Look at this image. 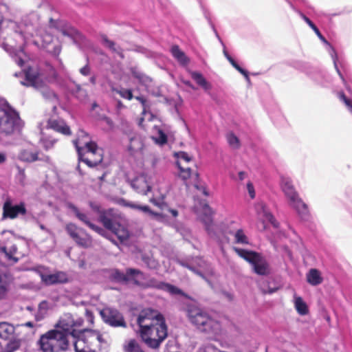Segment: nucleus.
I'll return each instance as SVG.
<instances>
[{
  "instance_id": "58",
  "label": "nucleus",
  "mask_w": 352,
  "mask_h": 352,
  "mask_svg": "<svg viewBox=\"0 0 352 352\" xmlns=\"http://www.w3.org/2000/svg\"><path fill=\"white\" fill-rule=\"evenodd\" d=\"M6 160V156L4 153H0V164L3 163Z\"/></svg>"
},
{
  "instance_id": "54",
  "label": "nucleus",
  "mask_w": 352,
  "mask_h": 352,
  "mask_svg": "<svg viewBox=\"0 0 352 352\" xmlns=\"http://www.w3.org/2000/svg\"><path fill=\"white\" fill-rule=\"evenodd\" d=\"M135 99L137 100H138L142 104L143 109L146 108V105H145L146 100L143 96H136Z\"/></svg>"
},
{
  "instance_id": "47",
  "label": "nucleus",
  "mask_w": 352,
  "mask_h": 352,
  "mask_svg": "<svg viewBox=\"0 0 352 352\" xmlns=\"http://www.w3.org/2000/svg\"><path fill=\"white\" fill-rule=\"evenodd\" d=\"M330 47V50H329V54H330V56L333 60V64H334V67L338 74V75L340 76V77L342 78V81L344 82V79L342 76V75L341 74L339 69L338 68V66H337V60H338V55H337V53L335 50V49L332 47V46H329Z\"/></svg>"
},
{
  "instance_id": "4",
  "label": "nucleus",
  "mask_w": 352,
  "mask_h": 352,
  "mask_svg": "<svg viewBox=\"0 0 352 352\" xmlns=\"http://www.w3.org/2000/svg\"><path fill=\"white\" fill-rule=\"evenodd\" d=\"M80 161L92 167L102 160V150L94 142L90 140L89 135L83 130L77 133V138L73 140Z\"/></svg>"
},
{
  "instance_id": "38",
  "label": "nucleus",
  "mask_w": 352,
  "mask_h": 352,
  "mask_svg": "<svg viewBox=\"0 0 352 352\" xmlns=\"http://www.w3.org/2000/svg\"><path fill=\"white\" fill-rule=\"evenodd\" d=\"M124 352H144L138 342L133 339L126 340L123 345Z\"/></svg>"
},
{
  "instance_id": "63",
  "label": "nucleus",
  "mask_w": 352,
  "mask_h": 352,
  "mask_svg": "<svg viewBox=\"0 0 352 352\" xmlns=\"http://www.w3.org/2000/svg\"><path fill=\"white\" fill-rule=\"evenodd\" d=\"M185 84L187 85L188 86H189L190 87H191L192 89H195L194 86L191 84L190 82L186 81V82H185Z\"/></svg>"
},
{
  "instance_id": "33",
  "label": "nucleus",
  "mask_w": 352,
  "mask_h": 352,
  "mask_svg": "<svg viewBox=\"0 0 352 352\" xmlns=\"http://www.w3.org/2000/svg\"><path fill=\"white\" fill-rule=\"evenodd\" d=\"M131 74L133 76L136 78L140 83L147 87L151 82V79L143 74L138 68H131Z\"/></svg>"
},
{
  "instance_id": "52",
  "label": "nucleus",
  "mask_w": 352,
  "mask_h": 352,
  "mask_svg": "<svg viewBox=\"0 0 352 352\" xmlns=\"http://www.w3.org/2000/svg\"><path fill=\"white\" fill-rule=\"evenodd\" d=\"M164 196L162 197V199L160 200H157L156 199L153 198L151 199V201L154 204L155 206H158L161 209H164V207H166V205L164 203L163 201Z\"/></svg>"
},
{
  "instance_id": "28",
  "label": "nucleus",
  "mask_w": 352,
  "mask_h": 352,
  "mask_svg": "<svg viewBox=\"0 0 352 352\" xmlns=\"http://www.w3.org/2000/svg\"><path fill=\"white\" fill-rule=\"evenodd\" d=\"M19 159L24 162H32L36 160H45L49 162L50 158L45 157L44 159L38 157V153L31 151L30 150H24L19 154Z\"/></svg>"
},
{
  "instance_id": "37",
  "label": "nucleus",
  "mask_w": 352,
  "mask_h": 352,
  "mask_svg": "<svg viewBox=\"0 0 352 352\" xmlns=\"http://www.w3.org/2000/svg\"><path fill=\"white\" fill-rule=\"evenodd\" d=\"M62 34L70 38L74 42H76L80 38V33L73 27L67 26L61 30Z\"/></svg>"
},
{
  "instance_id": "22",
  "label": "nucleus",
  "mask_w": 352,
  "mask_h": 352,
  "mask_svg": "<svg viewBox=\"0 0 352 352\" xmlns=\"http://www.w3.org/2000/svg\"><path fill=\"white\" fill-rule=\"evenodd\" d=\"M127 148L131 155L140 152L143 148V142L141 137L138 134H133L130 137Z\"/></svg>"
},
{
  "instance_id": "14",
  "label": "nucleus",
  "mask_w": 352,
  "mask_h": 352,
  "mask_svg": "<svg viewBox=\"0 0 352 352\" xmlns=\"http://www.w3.org/2000/svg\"><path fill=\"white\" fill-rule=\"evenodd\" d=\"M100 221L104 226L116 235L121 242L124 241L129 238V232L128 230L123 226L115 222L105 214L100 216Z\"/></svg>"
},
{
  "instance_id": "30",
  "label": "nucleus",
  "mask_w": 352,
  "mask_h": 352,
  "mask_svg": "<svg viewBox=\"0 0 352 352\" xmlns=\"http://www.w3.org/2000/svg\"><path fill=\"white\" fill-rule=\"evenodd\" d=\"M191 78L196 82V83L201 87L204 90L208 91L211 89V85L208 82L204 76L197 72H190Z\"/></svg>"
},
{
  "instance_id": "20",
  "label": "nucleus",
  "mask_w": 352,
  "mask_h": 352,
  "mask_svg": "<svg viewBox=\"0 0 352 352\" xmlns=\"http://www.w3.org/2000/svg\"><path fill=\"white\" fill-rule=\"evenodd\" d=\"M47 128L65 135H71V130L65 122L60 118H51L48 120Z\"/></svg>"
},
{
  "instance_id": "60",
  "label": "nucleus",
  "mask_w": 352,
  "mask_h": 352,
  "mask_svg": "<svg viewBox=\"0 0 352 352\" xmlns=\"http://www.w3.org/2000/svg\"><path fill=\"white\" fill-rule=\"evenodd\" d=\"M21 326L28 327H34V322H27L25 324H21Z\"/></svg>"
},
{
  "instance_id": "40",
  "label": "nucleus",
  "mask_w": 352,
  "mask_h": 352,
  "mask_svg": "<svg viewBox=\"0 0 352 352\" xmlns=\"http://www.w3.org/2000/svg\"><path fill=\"white\" fill-rule=\"evenodd\" d=\"M102 44L111 50L113 52H116L121 58H123L122 50L119 46H117L113 41L109 40L106 36L102 37Z\"/></svg>"
},
{
  "instance_id": "6",
  "label": "nucleus",
  "mask_w": 352,
  "mask_h": 352,
  "mask_svg": "<svg viewBox=\"0 0 352 352\" xmlns=\"http://www.w3.org/2000/svg\"><path fill=\"white\" fill-rule=\"evenodd\" d=\"M280 186L288 200L289 206L296 210L301 219L307 220L309 217L308 207L300 198L292 179L289 177L281 176Z\"/></svg>"
},
{
  "instance_id": "17",
  "label": "nucleus",
  "mask_w": 352,
  "mask_h": 352,
  "mask_svg": "<svg viewBox=\"0 0 352 352\" xmlns=\"http://www.w3.org/2000/svg\"><path fill=\"white\" fill-rule=\"evenodd\" d=\"M4 218L14 219L19 215L25 214L26 208L23 203L13 205L10 200L6 201L3 207Z\"/></svg>"
},
{
  "instance_id": "48",
  "label": "nucleus",
  "mask_w": 352,
  "mask_h": 352,
  "mask_svg": "<svg viewBox=\"0 0 352 352\" xmlns=\"http://www.w3.org/2000/svg\"><path fill=\"white\" fill-rule=\"evenodd\" d=\"M232 65L245 78L246 81L250 83V79L248 76V73L246 70L241 67L235 60H232Z\"/></svg>"
},
{
  "instance_id": "42",
  "label": "nucleus",
  "mask_w": 352,
  "mask_h": 352,
  "mask_svg": "<svg viewBox=\"0 0 352 352\" xmlns=\"http://www.w3.org/2000/svg\"><path fill=\"white\" fill-rule=\"evenodd\" d=\"M139 210L148 213L152 218L159 221H164V217L162 214L153 212L148 206H140Z\"/></svg>"
},
{
  "instance_id": "35",
  "label": "nucleus",
  "mask_w": 352,
  "mask_h": 352,
  "mask_svg": "<svg viewBox=\"0 0 352 352\" xmlns=\"http://www.w3.org/2000/svg\"><path fill=\"white\" fill-rule=\"evenodd\" d=\"M171 53L173 57L182 65H186L188 63V58L185 54L179 48L178 46L174 45L171 48Z\"/></svg>"
},
{
  "instance_id": "53",
  "label": "nucleus",
  "mask_w": 352,
  "mask_h": 352,
  "mask_svg": "<svg viewBox=\"0 0 352 352\" xmlns=\"http://www.w3.org/2000/svg\"><path fill=\"white\" fill-rule=\"evenodd\" d=\"M80 73L83 76H88L90 74V68L88 65H85L80 69Z\"/></svg>"
},
{
  "instance_id": "31",
  "label": "nucleus",
  "mask_w": 352,
  "mask_h": 352,
  "mask_svg": "<svg viewBox=\"0 0 352 352\" xmlns=\"http://www.w3.org/2000/svg\"><path fill=\"white\" fill-rule=\"evenodd\" d=\"M234 236V241L235 243L240 245H248L250 240L245 234V232L242 228H239L236 231L231 232Z\"/></svg>"
},
{
  "instance_id": "45",
  "label": "nucleus",
  "mask_w": 352,
  "mask_h": 352,
  "mask_svg": "<svg viewBox=\"0 0 352 352\" xmlns=\"http://www.w3.org/2000/svg\"><path fill=\"white\" fill-rule=\"evenodd\" d=\"M113 91L118 94L122 98L131 100L133 98V94L131 89L120 88V89H114Z\"/></svg>"
},
{
  "instance_id": "64",
  "label": "nucleus",
  "mask_w": 352,
  "mask_h": 352,
  "mask_svg": "<svg viewBox=\"0 0 352 352\" xmlns=\"http://www.w3.org/2000/svg\"><path fill=\"white\" fill-rule=\"evenodd\" d=\"M87 315H88V318H89V320H90V321H91V320H92V316H91V315H89V311H87Z\"/></svg>"
},
{
  "instance_id": "32",
  "label": "nucleus",
  "mask_w": 352,
  "mask_h": 352,
  "mask_svg": "<svg viewBox=\"0 0 352 352\" xmlns=\"http://www.w3.org/2000/svg\"><path fill=\"white\" fill-rule=\"evenodd\" d=\"M178 169L179 170V176L180 178H182L183 180L186 181L188 179L190 178L193 175L195 176V179H197L199 177V175L197 173H193L192 172V170L188 166H186L185 164H183L182 163L179 162V166H177Z\"/></svg>"
},
{
  "instance_id": "1",
  "label": "nucleus",
  "mask_w": 352,
  "mask_h": 352,
  "mask_svg": "<svg viewBox=\"0 0 352 352\" xmlns=\"http://www.w3.org/2000/svg\"><path fill=\"white\" fill-rule=\"evenodd\" d=\"M38 16L36 14H31L25 19H23L19 24L11 22L10 27L14 29V33L18 42L19 50L11 53V56L15 63L21 67H23L28 60L26 54L22 49L23 44L32 43L38 47L46 50L50 54L57 56L60 52L59 45L54 43L53 36L49 34L36 35L34 37V33L36 32V21Z\"/></svg>"
},
{
  "instance_id": "16",
  "label": "nucleus",
  "mask_w": 352,
  "mask_h": 352,
  "mask_svg": "<svg viewBox=\"0 0 352 352\" xmlns=\"http://www.w3.org/2000/svg\"><path fill=\"white\" fill-rule=\"evenodd\" d=\"M66 230L70 236L79 245L82 247H88L91 244L89 236L85 234L82 230L78 228L75 224H67Z\"/></svg>"
},
{
  "instance_id": "26",
  "label": "nucleus",
  "mask_w": 352,
  "mask_h": 352,
  "mask_svg": "<svg viewBox=\"0 0 352 352\" xmlns=\"http://www.w3.org/2000/svg\"><path fill=\"white\" fill-rule=\"evenodd\" d=\"M2 273L0 274V300L3 299L7 294L10 277L6 273V266H3Z\"/></svg>"
},
{
  "instance_id": "46",
  "label": "nucleus",
  "mask_w": 352,
  "mask_h": 352,
  "mask_svg": "<svg viewBox=\"0 0 352 352\" xmlns=\"http://www.w3.org/2000/svg\"><path fill=\"white\" fill-rule=\"evenodd\" d=\"M41 142L42 143L43 146L45 148V149L48 150V149L52 148L54 146V144L56 142V140H55L54 138H50V137L47 138V137L43 136L41 138Z\"/></svg>"
},
{
  "instance_id": "5",
  "label": "nucleus",
  "mask_w": 352,
  "mask_h": 352,
  "mask_svg": "<svg viewBox=\"0 0 352 352\" xmlns=\"http://www.w3.org/2000/svg\"><path fill=\"white\" fill-rule=\"evenodd\" d=\"M187 316L190 322L200 331L210 335L212 340H217L221 334L222 328L219 321L214 320L204 309L189 305L186 309Z\"/></svg>"
},
{
  "instance_id": "19",
  "label": "nucleus",
  "mask_w": 352,
  "mask_h": 352,
  "mask_svg": "<svg viewBox=\"0 0 352 352\" xmlns=\"http://www.w3.org/2000/svg\"><path fill=\"white\" fill-rule=\"evenodd\" d=\"M41 278L46 285H53L56 283H65L68 281V276L63 272H58L54 274L41 273Z\"/></svg>"
},
{
  "instance_id": "25",
  "label": "nucleus",
  "mask_w": 352,
  "mask_h": 352,
  "mask_svg": "<svg viewBox=\"0 0 352 352\" xmlns=\"http://www.w3.org/2000/svg\"><path fill=\"white\" fill-rule=\"evenodd\" d=\"M15 328L8 322L0 323V338L3 340L14 338Z\"/></svg>"
},
{
  "instance_id": "57",
  "label": "nucleus",
  "mask_w": 352,
  "mask_h": 352,
  "mask_svg": "<svg viewBox=\"0 0 352 352\" xmlns=\"http://www.w3.org/2000/svg\"><path fill=\"white\" fill-rule=\"evenodd\" d=\"M127 206L131 208H135V209H138V210H139V207H140V205H138V204L132 203V202L127 204Z\"/></svg>"
},
{
  "instance_id": "10",
  "label": "nucleus",
  "mask_w": 352,
  "mask_h": 352,
  "mask_svg": "<svg viewBox=\"0 0 352 352\" xmlns=\"http://www.w3.org/2000/svg\"><path fill=\"white\" fill-rule=\"evenodd\" d=\"M25 76V83L24 85L32 86L36 89H41L43 96L51 101H56V95L48 87L43 85L41 76L33 69L29 68L24 72Z\"/></svg>"
},
{
  "instance_id": "15",
  "label": "nucleus",
  "mask_w": 352,
  "mask_h": 352,
  "mask_svg": "<svg viewBox=\"0 0 352 352\" xmlns=\"http://www.w3.org/2000/svg\"><path fill=\"white\" fill-rule=\"evenodd\" d=\"M255 209L258 217L261 220V226H258V228L260 230H265L267 228V223H271L274 228L278 227L277 221L263 203H258L255 206Z\"/></svg>"
},
{
  "instance_id": "13",
  "label": "nucleus",
  "mask_w": 352,
  "mask_h": 352,
  "mask_svg": "<svg viewBox=\"0 0 352 352\" xmlns=\"http://www.w3.org/2000/svg\"><path fill=\"white\" fill-rule=\"evenodd\" d=\"M82 333L90 346L91 352H95L97 349L101 350L107 346V342L103 336L97 331L85 330Z\"/></svg>"
},
{
  "instance_id": "44",
  "label": "nucleus",
  "mask_w": 352,
  "mask_h": 352,
  "mask_svg": "<svg viewBox=\"0 0 352 352\" xmlns=\"http://www.w3.org/2000/svg\"><path fill=\"white\" fill-rule=\"evenodd\" d=\"M175 156L177 160L176 162L177 166H179V162L186 165V163H188L192 160L191 157H190L186 153L183 151L176 153L175 154Z\"/></svg>"
},
{
  "instance_id": "34",
  "label": "nucleus",
  "mask_w": 352,
  "mask_h": 352,
  "mask_svg": "<svg viewBox=\"0 0 352 352\" xmlns=\"http://www.w3.org/2000/svg\"><path fill=\"white\" fill-rule=\"evenodd\" d=\"M17 248L16 245H12L10 248L3 246L0 248V254L4 255V256L9 261H12L14 263L18 261V258L14 257V255L16 254Z\"/></svg>"
},
{
  "instance_id": "3",
  "label": "nucleus",
  "mask_w": 352,
  "mask_h": 352,
  "mask_svg": "<svg viewBox=\"0 0 352 352\" xmlns=\"http://www.w3.org/2000/svg\"><path fill=\"white\" fill-rule=\"evenodd\" d=\"M111 277L113 280L118 282L133 280L137 285H140L146 287L156 288L167 292L171 295H184V292L177 287L164 282L157 280L154 278L150 279L146 283H143L142 280L144 279V274L138 270L128 269L126 274L118 270H115L112 272Z\"/></svg>"
},
{
  "instance_id": "9",
  "label": "nucleus",
  "mask_w": 352,
  "mask_h": 352,
  "mask_svg": "<svg viewBox=\"0 0 352 352\" xmlns=\"http://www.w3.org/2000/svg\"><path fill=\"white\" fill-rule=\"evenodd\" d=\"M234 251L239 256L250 263L255 273L259 275L269 274V265L266 260L258 253L239 248H233Z\"/></svg>"
},
{
  "instance_id": "56",
  "label": "nucleus",
  "mask_w": 352,
  "mask_h": 352,
  "mask_svg": "<svg viewBox=\"0 0 352 352\" xmlns=\"http://www.w3.org/2000/svg\"><path fill=\"white\" fill-rule=\"evenodd\" d=\"M223 54H224V56L226 57V58L228 59V60L230 63V64L232 65V60H234L230 55L227 52V51L226 50H223Z\"/></svg>"
},
{
  "instance_id": "55",
  "label": "nucleus",
  "mask_w": 352,
  "mask_h": 352,
  "mask_svg": "<svg viewBox=\"0 0 352 352\" xmlns=\"http://www.w3.org/2000/svg\"><path fill=\"white\" fill-rule=\"evenodd\" d=\"M247 177V173L245 171H240L238 173V177L240 181L245 179Z\"/></svg>"
},
{
  "instance_id": "21",
  "label": "nucleus",
  "mask_w": 352,
  "mask_h": 352,
  "mask_svg": "<svg viewBox=\"0 0 352 352\" xmlns=\"http://www.w3.org/2000/svg\"><path fill=\"white\" fill-rule=\"evenodd\" d=\"M131 186L138 193L146 195L151 190V186L148 185L146 177L144 175H140L135 178L131 182Z\"/></svg>"
},
{
  "instance_id": "59",
  "label": "nucleus",
  "mask_w": 352,
  "mask_h": 352,
  "mask_svg": "<svg viewBox=\"0 0 352 352\" xmlns=\"http://www.w3.org/2000/svg\"><path fill=\"white\" fill-rule=\"evenodd\" d=\"M169 212L173 216L177 217L178 215V212L176 210L174 209H168Z\"/></svg>"
},
{
  "instance_id": "24",
  "label": "nucleus",
  "mask_w": 352,
  "mask_h": 352,
  "mask_svg": "<svg viewBox=\"0 0 352 352\" xmlns=\"http://www.w3.org/2000/svg\"><path fill=\"white\" fill-rule=\"evenodd\" d=\"M152 139L158 145H164L167 142V136L162 128L154 125L152 127Z\"/></svg>"
},
{
  "instance_id": "2",
  "label": "nucleus",
  "mask_w": 352,
  "mask_h": 352,
  "mask_svg": "<svg viewBox=\"0 0 352 352\" xmlns=\"http://www.w3.org/2000/svg\"><path fill=\"white\" fill-rule=\"evenodd\" d=\"M140 336L151 348H157L167 336V327L164 318L152 309L142 311L138 318Z\"/></svg>"
},
{
  "instance_id": "50",
  "label": "nucleus",
  "mask_w": 352,
  "mask_h": 352,
  "mask_svg": "<svg viewBox=\"0 0 352 352\" xmlns=\"http://www.w3.org/2000/svg\"><path fill=\"white\" fill-rule=\"evenodd\" d=\"M246 190L248 191V193L250 197L252 199H254L256 197V192H255V188H254V184L252 182H250V181L248 182V183L246 184Z\"/></svg>"
},
{
  "instance_id": "12",
  "label": "nucleus",
  "mask_w": 352,
  "mask_h": 352,
  "mask_svg": "<svg viewBox=\"0 0 352 352\" xmlns=\"http://www.w3.org/2000/svg\"><path fill=\"white\" fill-rule=\"evenodd\" d=\"M103 321L113 327H125L126 322L122 314L116 309L105 307L100 311Z\"/></svg>"
},
{
  "instance_id": "43",
  "label": "nucleus",
  "mask_w": 352,
  "mask_h": 352,
  "mask_svg": "<svg viewBox=\"0 0 352 352\" xmlns=\"http://www.w3.org/2000/svg\"><path fill=\"white\" fill-rule=\"evenodd\" d=\"M226 139L231 148L233 149H237L239 148V140L233 133H228L226 135Z\"/></svg>"
},
{
  "instance_id": "23",
  "label": "nucleus",
  "mask_w": 352,
  "mask_h": 352,
  "mask_svg": "<svg viewBox=\"0 0 352 352\" xmlns=\"http://www.w3.org/2000/svg\"><path fill=\"white\" fill-rule=\"evenodd\" d=\"M307 283L312 286H317L323 282V277L321 272L315 268L309 270L306 274Z\"/></svg>"
},
{
  "instance_id": "39",
  "label": "nucleus",
  "mask_w": 352,
  "mask_h": 352,
  "mask_svg": "<svg viewBox=\"0 0 352 352\" xmlns=\"http://www.w3.org/2000/svg\"><path fill=\"white\" fill-rule=\"evenodd\" d=\"M203 214L204 216L201 217V221L206 225L207 229L209 230L210 224L212 223V209L206 203L203 204Z\"/></svg>"
},
{
  "instance_id": "41",
  "label": "nucleus",
  "mask_w": 352,
  "mask_h": 352,
  "mask_svg": "<svg viewBox=\"0 0 352 352\" xmlns=\"http://www.w3.org/2000/svg\"><path fill=\"white\" fill-rule=\"evenodd\" d=\"M298 13L300 17L305 21V23L314 31L318 38L325 43L329 45L324 36L321 34L318 28L314 24V23L301 12H299Z\"/></svg>"
},
{
  "instance_id": "61",
  "label": "nucleus",
  "mask_w": 352,
  "mask_h": 352,
  "mask_svg": "<svg viewBox=\"0 0 352 352\" xmlns=\"http://www.w3.org/2000/svg\"><path fill=\"white\" fill-rule=\"evenodd\" d=\"M104 121L107 123V124H108L109 126H112V124H113L112 121L109 118H104Z\"/></svg>"
},
{
  "instance_id": "8",
  "label": "nucleus",
  "mask_w": 352,
  "mask_h": 352,
  "mask_svg": "<svg viewBox=\"0 0 352 352\" xmlns=\"http://www.w3.org/2000/svg\"><path fill=\"white\" fill-rule=\"evenodd\" d=\"M38 343L43 352H60L67 349L68 339L59 330H52L43 335Z\"/></svg>"
},
{
  "instance_id": "29",
  "label": "nucleus",
  "mask_w": 352,
  "mask_h": 352,
  "mask_svg": "<svg viewBox=\"0 0 352 352\" xmlns=\"http://www.w3.org/2000/svg\"><path fill=\"white\" fill-rule=\"evenodd\" d=\"M294 305L299 315L305 316L309 313V308L307 303L301 297L298 296L296 294L294 296Z\"/></svg>"
},
{
  "instance_id": "51",
  "label": "nucleus",
  "mask_w": 352,
  "mask_h": 352,
  "mask_svg": "<svg viewBox=\"0 0 352 352\" xmlns=\"http://www.w3.org/2000/svg\"><path fill=\"white\" fill-rule=\"evenodd\" d=\"M47 305V304L46 302H42L39 304V316H36L37 320L42 319L46 314Z\"/></svg>"
},
{
  "instance_id": "36",
  "label": "nucleus",
  "mask_w": 352,
  "mask_h": 352,
  "mask_svg": "<svg viewBox=\"0 0 352 352\" xmlns=\"http://www.w3.org/2000/svg\"><path fill=\"white\" fill-rule=\"evenodd\" d=\"M142 114V116L138 120V125L144 129H146L149 127L148 123L155 119V116L151 112L147 111L146 108L143 109Z\"/></svg>"
},
{
  "instance_id": "7",
  "label": "nucleus",
  "mask_w": 352,
  "mask_h": 352,
  "mask_svg": "<svg viewBox=\"0 0 352 352\" xmlns=\"http://www.w3.org/2000/svg\"><path fill=\"white\" fill-rule=\"evenodd\" d=\"M22 127L19 114L0 98V133L10 135Z\"/></svg>"
},
{
  "instance_id": "18",
  "label": "nucleus",
  "mask_w": 352,
  "mask_h": 352,
  "mask_svg": "<svg viewBox=\"0 0 352 352\" xmlns=\"http://www.w3.org/2000/svg\"><path fill=\"white\" fill-rule=\"evenodd\" d=\"M67 207L74 212V213L76 214V216L79 220H80L87 226H88L91 230H94L96 232L98 233L102 236H106V231L103 228H100L92 223L89 221V217L86 214L80 212L79 210L72 204H68Z\"/></svg>"
},
{
  "instance_id": "49",
  "label": "nucleus",
  "mask_w": 352,
  "mask_h": 352,
  "mask_svg": "<svg viewBox=\"0 0 352 352\" xmlns=\"http://www.w3.org/2000/svg\"><path fill=\"white\" fill-rule=\"evenodd\" d=\"M338 97L340 100L345 104L348 110L352 113V101L347 98L342 92L338 94Z\"/></svg>"
},
{
  "instance_id": "62",
  "label": "nucleus",
  "mask_w": 352,
  "mask_h": 352,
  "mask_svg": "<svg viewBox=\"0 0 352 352\" xmlns=\"http://www.w3.org/2000/svg\"><path fill=\"white\" fill-rule=\"evenodd\" d=\"M89 81L91 83H92L93 85H94L96 83V77L95 76H91L89 79Z\"/></svg>"
},
{
  "instance_id": "11",
  "label": "nucleus",
  "mask_w": 352,
  "mask_h": 352,
  "mask_svg": "<svg viewBox=\"0 0 352 352\" xmlns=\"http://www.w3.org/2000/svg\"><path fill=\"white\" fill-rule=\"evenodd\" d=\"M83 320L80 318H74L70 314L65 315L59 320L57 324V329L61 333L67 336H72L73 338L76 337V333L78 331L77 328L82 325Z\"/></svg>"
},
{
  "instance_id": "27",
  "label": "nucleus",
  "mask_w": 352,
  "mask_h": 352,
  "mask_svg": "<svg viewBox=\"0 0 352 352\" xmlns=\"http://www.w3.org/2000/svg\"><path fill=\"white\" fill-rule=\"evenodd\" d=\"M74 339V346L76 352H91L90 346L87 344V342L84 339V336L81 331L78 338Z\"/></svg>"
}]
</instances>
